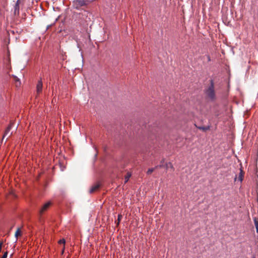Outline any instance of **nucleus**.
Masks as SVG:
<instances>
[{"instance_id":"obj_10","label":"nucleus","mask_w":258,"mask_h":258,"mask_svg":"<svg viewBox=\"0 0 258 258\" xmlns=\"http://www.w3.org/2000/svg\"><path fill=\"white\" fill-rule=\"evenodd\" d=\"M243 174H244V172L243 171V170L241 169H240V173L239 174V176H238V180L239 181H242Z\"/></svg>"},{"instance_id":"obj_2","label":"nucleus","mask_w":258,"mask_h":258,"mask_svg":"<svg viewBox=\"0 0 258 258\" xmlns=\"http://www.w3.org/2000/svg\"><path fill=\"white\" fill-rule=\"evenodd\" d=\"M90 2L89 0H74L73 7L77 10H84L90 4Z\"/></svg>"},{"instance_id":"obj_21","label":"nucleus","mask_w":258,"mask_h":258,"mask_svg":"<svg viewBox=\"0 0 258 258\" xmlns=\"http://www.w3.org/2000/svg\"><path fill=\"white\" fill-rule=\"evenodd\" d=\"M3 244V241H1L0 242V246H1V247H2V248Z\"/></svg>"},{"instance_id":"obj_7","label":"nucleus","mask_w":258,"mask_h":258,"mask_svg":"<svg viewBox=\"0 0 258 258\" xmlns=\"http://www.w3.org/2000/svg\"><path fill=\"white\" fill-rule=\"evenodd\" d=\"M13 77H14L15 85L17 87H19L21 85V81L20 79L16 77V76L13 75Z\"/></svg>"},{"instance_id":"obj_23","label":"nucleus","mask_w":258,"mask_h":258,"mask_svg":"<svg viewBox=\"0 0 258 258\" xmlns=\"http://www.w3.org/2000/svg\"><path fill=\"white\" fill-rule=\"evenodd\" d=\"M49 27H50V26H48L47 27V29H48V28H49Z\"/></svg>"},{"instance_id":"obj_13","label":"nucleus","mask_w":258,"mask_h":258,"mask_svg":"<svg viewBox=\"0 0 258 258\" xmlns=\"http://www.w3.org/2000/svg\"><path fill=\"white\" fill-rule=\"evenodd\" d=\"M253 221L256 228V232L258 233V219L254 217L253 218Z\"/></svg>"},{"instance_id":"obj_14","label":"nucleus","mask_w":258,"mask_h":258,"mask_svg":"<svg viewBox=\"0 0 258 258\" xmlns=\"http://www.w3.org/2000/svg\"><path fill=\"white\" fill-rule=\"evenodd\" d=\"M131 176V174L130 172H127L126 173V175L125 176V181H124L125 183H126L128 181V180Z\"/></svg>"},{"instance_id":"obj_3","label":"nucleus","mask_w":258,"mask_h":258,"mask_svg":"<svg viewBox=\"0 0 258 258\" xmlns=\"http://www.w3.org/2000/svg\"><path fill=\"white\" fill-rule=\"evenodd\" d=\"M14 125V123L13 122H11L9 125L8 126V127L6 128L5 134L3 136L2 141L4 140L5 138H7L6 142L7 141L8 139L12 135V132H10V130L12 127V126Z\"/></svg>"},{"instance_id":"obj_17","label":"nucleus","mask_w":258,"mask_h":258,"mask_svg":"<svg viewBox=\"0 0 258 258\" xmlns=\"http://www.w3.org/2000/svg\"><path fill=\"white\" fill-rule=\"evenodd\" d=\"M122 218V216L121 215H118L117 222H116L117 225L119 224V222Z\"/></svg>"},{"instance_id":"obj_4","label":"nucleus","mask_w":258,"mask_h":258,"mask_svg":"<svg viewBox=\"0 0 258 258\" xmlns=\"http://www.w3.org/2000/svg\"><path fill=\"white\" fill-rule=\"evenodd\" d=\"M51 205V203L50 202H48L45 203L39 211L40 214H42L44 211H46Z\"/></svg>"},{"instance_id":"obj_20","label":"nucleus","mask_w":258,"mask_h":258,"mask_svg":"<svg viewBox=\"0 0 258 258\" xmlns=\"http://www.w3.org/2000/svg\"><path fill=\"white\" fill-rule=\"evenodd\" d=\"M64 250V246L63 245L62 250H61V254L63 253Z\"/></svg>"},{"instance_id":"obj_11","label":"nucleus","mask_w":258,"mask_h":258,"mask_svg":"<svg viewBox=\"0 0 258 258\" xmlns=\"http://www.w3.org/2000/svg\"><path fill=\"white\" fill-rule=\"evenodd\" d=\"M164 163V159H163L161 162H160V164H159L158 165H157L155 167V168L156 169H158V168H162L163 167H164V165L163 164V163Z\"/></svg>"},{"instance_id":"obj_15","label":"nucleus","mask_w":258,"mask_h":258,"mask_svg":"<svg viewBox=\"0 0 258 258\" xmlns=\"http://www.w3.org/2000/svg\"><path fill=\"white\" fill-rule=\"evenodd\" d=\"M21 235V230H20V228H18L16 233H15V237L17 238L19 236H20Z\"/></svg>"},{"instance_id":"obj_12","label":"nucleus","mask_w":258,"mask_h":258,"mask_svg":"<svg viewBox=\"0 0 258 258\" xmlns=\"http://www.w3.org/2000/svg\"><path fill=\"white\" fill-rule=\"evenodd\" d=\"M19 0H18L15 6V14H16L17 11H18V13H19Z\"/></svg>"},{"instance_id":"obj_5","label":"nucleus","mask_w":258,"mask_h":258,"mask_svg":"<svg viewBox=\"0 0 258 258\" xmlns=\"http://www.w3.org/2000/svg\"><path fill=\"white\" fill-rule=\"evenodd\" d=\"M100 186V184L99 183H95V184H94L92 186V187L90 189L89 192L90 194H92V193L95 192L99 189Z\"/></svg>"},{"instance_id":"obj_19","label":"nucleus","mask_w":258,"mask_h":258,"mask_svg":"<svg viewBox=\"0 0 258 258\" xmlns=\"http://www.w3.org/2000/svg\"><path fill=\"white\" fill-rule=\"evenodd\" d=\"M8 253L7 251L5 252L1 258H7L8 256Z\"/></svg>"},{"instance_id":"obj_9","label":"nucleus","mask_w":258,"mask_h":258,"mask_svg":"<svg viewBox=\"0 0 258 258\" xmlns=\"http://www.w3.org/2000/svg\"><path fill=\"white\" fill-rule=\"evenodd\" d=\"M196 127L199 128L200 130L203 131V132H206L210 130V126H197L196 125Z\"/></svg>"},{"instance_id":"obj_8","label":"nucleus","mask_w":258,"mask_h":258,"mask_svg":"<svg viewBox=\"0 0 258 258\" xmlns=\"http://www.w3.org/2000/svg\"><path fill=\"white\" fill-rule=\"evenodd\" d=\"M164 167H165L166 170H168L169 168H170V169H172L173 170H174L173 166L172 164V163H170V162L166 163L164 165Z\"/></svg>"},{"instance_id":"obj_6","label":"nucleus","mask_w":258,"mask_h":258,"mask_svg":"<svg viewBox=\"0 0 258 258\" xmlns=\"http://www.w3.org/2000/svg\"><path fill=\"white\" fill-rule=\"evenodd\" d=\"M42 87H43L42 82L41 80H40L38 82L37 86H36L37 93H40V92H41L42 90Z\"/></svg>"},{"instance_id":"obj_16","label":"nucleus","mask_w":258,"mask_h":258,"mask_svg":"<svg viewBox=\"0 0 258 258\" xmlns=\"http://www.w3.org/2000/svg\"><path fill=\"white\" fill-rule=\"evenodd\" d=\"M155 169H156L155 167L149 168L147 172V174L148 175L151 174Z\"/></svg>"},{"instance_id":"obj_1","label":"nucleus","mask_w":258,"mask_h":258,"mask_svg":"<svg viewBox=\"0 0 258 258\" xmlns=\"http://www.w3.org/2000/svg\"><path fill=\"white\" fill-rule=\"evenodd\" d=\"M205 94L207 97L211 101H214L216 100V94L214 89V80L211 79L210 80V85L208 88L205 90Z\"/></svg>"},{"instance_id":"obj_18","label":"nucleus","mask_w":258,"mask_h":258,"mask_svg":"<svg viewBox=\"0 0 258 258\" xmlns=\"http://www.w3.org/2000/svg\"><path fill=\"white\" fill-rule=\"evenodd\" d=\"M58 243H59V244H63V245L64 246V244H65V243H66V240H65V239H63H63H60V240H59Z\"/></svg>"},{"instance_id":"obj_22","label":"nucleus","mask_w":258,"mask_h":258,"mask_svg":"<svg viewBox=\"0 0 258 258\" xmlns=\"http://www.w3.org/2000/svg\"><path fill=\"white\" fill-rule=\"evenodd\" d=\"M208 59L209 60H210V56H208Z\"/></svg>"}]
</instances>
